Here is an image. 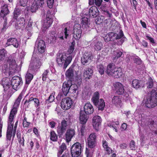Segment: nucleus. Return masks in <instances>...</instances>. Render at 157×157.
<instances>
[{
    "instance_id": "nucleus-1",
    "label": "nucleus",
    "mask_w": 157,
    "mask_h": 157,
    "mask_svg": "<svg viewBox=\"0 0 157 157\" xmlns=\"http://www.w3.org/2000/svg\"><path fill=\"white\" fill-rule=\"evenodd\" d=\"M88 10H89V15L86 13H81V15L82 17V20L81 24H82L83 28L89 30V17H96L99 14V11L97 7L95 6H92L89 9L87 8Z\"/></svg>"
},
{
    "instance_id": "nucleus-2",
    "label": "nucleus",
    "mask_w": 157,
    "mask_h": 157,
    "mask_svg": "<svg viewBox=\"0 0 157 157\" xmlns=\"http://www.w3.org/2000/svg\"><path fill=\"white\" fill-rule=\"evenodd\" d=\"M70 31L69 28L67 27H65L61 33L59 34L57 36L55 33L53 32L48 36V41L50 43H54L56 40L59 38L60 40H63L64 38L67 39L70 33Z\"/></svg>"
},
{
    "instance_id": "nucleus-3",
    "label": "nucleus",
    "mask_w": 157,
    "mask_h": 157,
    "mask_svg": "<svg viewBox=\"0 0 157 157\" xmlns=\"http://www.w3.org/2000/svg\"><path fill=\"white\" fill-rule=\"evenodd\" d=\"M72 59L71 56H67L65 53L57 54L56 61L59 65L62 67L64 69H66L71 63Z\"/></svg>"
},
{
    "instance_id": "nucleus-4",
    "label": "nucleus",
    "mask_w": 157,
    "mask_h": 157,
    "mask_svg": "<svg viewBox=\"0 0 157 157\" xmlns=\"http://www.w3.org/2000/svg\"><path fill=\"white\" fill-rule=\"evenodd\" d=\"M25 94L24 91H22L20 94L17 98L16 100L13 105L12 109L10 111V121L11 119H13L14 116L16 114L17 109L19 107L21 101L22 99V97ZM13 125L10 123V128L12 127L13 128Z\"/></svg>"
},
{
    "instance_id": "nucleus-5",
    "label": "nucleus",
    "mask_w": 157,
    "mask_h": 157,
    "mask_svg": "<svg viewBox=\"0 0 157 157\" xmlns=\"http://www.w3.org/2000/svg\"><path fill=\"white\" fill-rule=\"evenodd\" d=\"M151 95L147 98L146 106L148 108H153L157 105V92L154 90L151 92Z\"/></svg>"
},
{
    "instance_id": "nucleus-6",
    "label": "nucleus",
    "mask_w": 157,
    "mask_h": 157,
    "mask_svg": "<svg viewBox=\"0 0 157 157\" xmlns=\"http://www.w3.org/2000/svg\"><path fill=\"white\" fill-rule=\"evenodd\" d=\"M99 94L98 92H96L94 93L91 100L94 104L97 106L98 110H102L104 109L105 106L104 100L102 99H100L99 100Z\"/></svg>"
},
{
    "instance_id": "nucleus-7",
    "label": "nucleus",
    "mask_w": 157,
    "mask_h": 157,
    "mask_svg": "<svg viewBox=\"0 0 157 157\" xmlns=\"http://www.w3.org/2000/svg\"><path fill=\"white\" fill-rule=\"evenodd\" d=\"M41 65L40 59L36 57L35 54L33 53L29 70L34 73L40 68Z\"/></svg>"
},
{
    "instance_id": "nucleus-8",
    "label": "nucleus",
    "mask_w": 157,
    "mask_h": 157,
    "mask_svg": "<svg viewBox=\"0 0 157 157\" xmlns=\"http://www.w3.org/2000/svg\"><path fill=\"white\" fill-rule=\"evenodd\" d=\"M109 37H110L111 41H114L115 40H119L118 41L117 44L118 45H121L125 41L126 38L124 37L123 32L121 30L118 33H115L111 32L109 33Z\"/></svg>"
},
{
    "instance_id": "nucleus-9",
    "label": "nucleus",
    "mask_w": 157,
    "mask_h": 157,
    "mask_svg": "<svg viewBox=\"0 0 157 157\" xmlns=\"http://www.w3.org/2000/svg\"><path fill=\"white\" fill-rule=\"evenodd\" d=\"M83 149V147L79 142L74 144L71 148V152L72 157H78Z\"/></svg>"
},
{
    "instance_id": "nucleus-10",
    "label": "nucleus",
    "mask_w": 157,
    "mask_h": 157,
    "mask_svg": "<svg viewBox=\"0 0 157 157\" xmlns=\"http://www.w3.org/2000/svg\"><path fill=\"white\" fill-rule=\"evenodd\" d=\"M93 56L90 52H85L81 59V63L84 65H89L93 60Z\"/></svg>"
},
{
    "instance_id": "nucleus-11",
    "label": "nucleus",
    "mask_w": 157,
    "mask_h": 157,
    "mask_svg": "<svg viewBox=\"0 0 157 157\" xmlns=\"http://www.w3.org/2000/svg\"><path fill=\"white\" fill-rule=\"evenodd\" d=\"M22 83L21 78L17 76L13 77L10 80V85H11L13 88L15 90H17V89L22 85Z\"/></svg>"
},
{
    "instance_id": "nucleus-12",
    "label": "nucleus",
    "mask_w": 157,
    "mask_h": 157,
    "mask_svg": "<svg viewBox=\"0 0 157 157\" xmlns=\"http://www.w3.org/2000/svg\"><path fill=\"white\" fill-rule=\"evenodd\" d=\"M16 54H12L10 59V75H13L18 73V67L15 59Z\"/></svg>"
},
{
    "instance_id": "nucleus-13",
    "label": "nucleus",
    "mask_w": 157,
    "mask_h": 157,
    "mask_svg": "<svg viewBox=\"0 0 157 157\" xmlns=\"http://www.w3.org/2000/svg\"><path fill=\"white\" fill-rule=\"evenodd\" d=\"M82 33L81 25L78 24H75L73 27V37L76 40H78L81 38Z\"/></svg>"
},
{
    "instance_id": "nucleus-14",
    "label": "nucleus",
    "mask_w": 157,
    "mask_h": 157,
    "mask_svg": "<svg viewBox=\"0 0 157 157\" xmlns=\"http://www.w3.org/2000/svg\"><path fill=\"white\" fill-rule=\"evenodd\" d=\"M73 103L72 100L71 98L67 97L62 100L61 103V107L64 110H67L71 107Z\"/></svg>"
},
{
    "instance_id": "nucleus-15",
    "label": "nucleus",
    "mask_w": 157,
    "mask_h": 157,
    "mask_svg": "<svg viewBox=\"0 0 157 157\" xmlns=\"http://www.w3.org/2000/svg\"><path fill=\"white\" fill-rule=\"evenodd\" d=\"M96 135L95 133H92L90 134L87 139V144L90 148H94L96 144Z\"/></svg>"
},
{
    "instance_id": "nucleus-16",
    "label": "nucleus",
    "mask_w": 157,
    "mask_h": 157,
    "mask_svg": "<svg viewBox=\"0 0 157 157\" xmlns=\"http://www.w3.org/2000/svg\"><path fill=\"white\" fill-rule=\"evenodd\" d=\"M67 126V122L65 120H63L61 125H59L57 127V132L60 137L63 135L66 130Z\"/></svg>"
},
{
    "instance_id": "nucleus-17",
    "label": "nucleus",
    "mask_w": 157,
    "mask_h": 157,
    "mask_svg": "<svg viewBox=\"0 0 157 157\" xmlns=\"http://www.w3.org/2000/svg\"><path fill=\"white\" fill-rule=\"evenodd\" d=\"M35 46L40 53H42L45 51L46 45L44 41L42 40H37L36 41Z\"/></svg>"
},
{
    "instance_id": "nucleus-18",
    "label": "nucleus",
    "mask_w": 157,
    "mask_h": 157,
    "mask_svg": "<svg viewBox=\"0 0 157 157\" xmlns=\"http://www.w3.org/2000/svg\"><path fill=\"white\" fill-rule=\"evenodd\" d=\"M101 117L98 115L94 116L92 119V124L94 128L98 130L99 127L101 125Z\"/></svg>"
},
{
    "instance_id": "nucleus-19",
    "label": "nucleus",
    "mask_w": 157,
    "mask_h": 157,
    "mask_svg": "<svg viewBox=\"0 0 157 157\" xmlns=\"http://www.w3.org/2000/svg\"><path fill=\"white\" fill-rule=\"evenodd\" d=\"M116 93L118 95H121L124 93V89L123 85L119 82L113 84Z\"/></svg>"
},
{
    "instance_id": "nucleus-20",
    "label": "nucleus",
    "mask_w": 157,
    "mask_h": 157,
    "mask_svg": "<svg viewBox=\"0 0 157 157\" xmlns=\"http://www.w3.org/2000/svg\"><path fill=\"white\" fill-rule=\"evenodd\" d=\"M71 80H68L64 82L63 84L62 91L65 96H66L70 91L71 86Z\"/></svg>"
},
{
    "instance_id": "nucleus-21",
    "label": "nucleus",
    "mask_w": 157,
    "mask_h": 157,
    "mask_svg": "<svg viewBox=\"0 0 157 157\" xmlns=\"http://www.w3.org/2000/svg\"><path fill=\"white\" fill-rule=\"evenodd\" d=\"M93 66L86 68L83 71V76L86 79H90L93 75Z\"/></svg>"
},
{
    "instance_id": "nucleus-22",
    "label": "nucleus",
    "mask_w": 157,
    "mask_h": 157,
    "mask_svg": "<svg viewBox=\"0 0 157 157\" xmlns=\"http://www.w3.org/2000/svg\"><path fill=\"white\" fill-rule=\"evenodd\" d=\"M75 135L74 129L70 128L67 130L65 134V138L67 142H70Z\"/></svg>"
},
{
    "instance_id": "nucleus-23",
    "label": "nucleus",
    "mask_w": 157,
    "mask_h": 157,
    "mask_svg": "<svg viewBox=\"0 0 157 157\" xmlns=\"http://www.w3.org/2000/svg\"><path fill=\"white\" fill-rule=\"evenodd\" d=\"M66 146L65 143H63L60 146L59 148L57 153L58 157H60L64 151L66 149ZM61 157H69V155L67 153L63 154Z\"/></svg>"
},
{
    "instance_id": "nucleus-24",
    "label": "nucleus",
    "mask_w": 157,
    "mask_h": 157,
    "mask_svg": "<svg viewBox=\"0 0 157 157\" xmlns=\"http://www.w3.org/2000/svg\"><path fill=\"white\" fill-rule=\"evenodd\" d=\"M10 78H4L2 80V84L4 88V90L6 92H9L10 91Z\"/></svg>"
},
{
    "instance_id": "nucleus-25",
    "label": "nucleus",
    "mask_w": 157,
    "mask_h": 157,
    "mask_svg": "<svg viewBox=\"0 0 157 157\" xmlns=\"http://www.w3.org/2000/svg\"><path fill=\"white\" fill-rule=\"evenodd\" d=\"M44 0H38L37 2L38 3V5L36 2H33L31 6V11L32 12H35L38 9L39 6H41L44 3Z\"/></svg>"
},
{
    "instance_id": "nucleus-26",
    "label": "nucleus",
    "mask_w": 157,
    "mask_h": 157,
    "mask_svg": "<svg viewBox=\"0 0 157 157\" xmlns=\"http://www.w3.org/2000/svg\"><path fill=\"white\" fill-rule=\"evenodd\" d=\"M74 66L71 65L66 71L65 73V75L66 78L69 79V80H71V81L74 77Z\"/></svg>"
},
{
    "instance_id": "nucleus-27",
    "label": "nucleus",
    "mask_w": 157,
    "mask_h": 157,
    "mask_svg": "<svg viewBox=\"0 0 157 157\" xmlns=\"http://www.w3.org/2000/svg\"><path fill=\"white\" fill-rule=\"evenodd\" d=\"M84 112L86 114H91L94 111L93 107L90 103H86L84 107Z\"/></svg>"
},
{
    "instance_id": "nucleus-28",
    "label": "nucleus",
    "mask_w": 157,
    "mask_h": 157,
    "mask_svg": "<svg viewBox=\"0 0 157 157\" xmlns=\"http://www.w3.org/2000/svg\"><path fill=\"white\" fill-rule=\"evenodd\" d=\"M117 68L113 64L110 63L107 66L105 72L109 76H112Z\"/></svg>"
},
{
    "instance_id": "nucleus-29",
    "label": "nucleus",
    "mask_w": 157,
    "mask_h": 157,
    "mask_svg": "<svg viewBox=\"0 0 157 157\" xmlns=\"http://www.w3.org/2000/svg\"><path fill=\"white\" fill-rule=\"evenodd\" d=\"M25 20L23 17H21L17 21L15 24V27L17 29L23 28L25 27Z\"/></svg>"
},
{
    "instance_id": "nucleus-30",
    "label": "nucleus",
    "mask_w": 157,
    "mask_h": 157,
    "mask_svg": "<svg viewBox=\"0 0 157 157\" xmlns=\"http://www.w3.org/2000/svg\"><path fill=\"white\" fill-rule=\"evenodd\" d=\"M71 86H70V91L72 94H74L75 98H76L78 94V87L77 85L75 84H72V82L71 81Z\"/></svg>"
},
{
    "instance_id": "nucleus-31",
    "label": "nucleus",
    "mask_w": 157,
    "mask_h": 157,
    "mask_svg": "<svg viewBox=\"0 0 157 157\" xmlns=\"http://www.w3.org/2000/svg\"><path fill=\"white\" fill-rule=\"evenodd\" d=\"M52 23V19L50 17H47L44 20L43 26L44 28L48 29Z\"/></svg>"
},
{
    "instance_id": "nucleus-32",
    "label": "nucleus",
    "mask_w": 157,
    "mask_h": 157,
    "mask_svg": "<svg viewBox=\"0 0 157 157\" xmlns=\"http://www.w3.org/2000/svg\"><path fill=\"white\" fill-rule=\"evenodd\" d=\"M34 73L28 69V72L25 76V81L26 83L28 84H29L33 78V75Z\"/></svg>"
},
{
    "instance_id": "nucleus-33",
    "label": "nucleus",
    "mask_w": 157,
    "mask_h": 157,
    "mask_svg": "<svg viewBox=\"0 0 157 157\" xmlns=\"http://www.w3.org/2000/svg\"><path fill=\"white\" fill-rule=\"evenodd\" d=\"M112 102L113 104L118 107L121 105V101L119 96H114L112 98Z\"/></svg>"
},
{
    "instance_id": "nucleus-34",
    "label": "nucleus",
    "mask_w": 157,
    "mask_h": 157,
    "mask_svg": "<svg viewBox=\"0 0 157 157\" xmlns=\"http://www.w3.org/2000/svg\"><path fill=\"white\" fill-rule=\"evenodd\" d=\"M148 126L150 130L153 131V132L155 133V134H157V123H155L154 121H151L150 122H149Z\"/></svg>"
},
{
    "instance_id": "nucleus-35",
    "label": "nucleus",
    "mask_w": 157,
    "mask_h": 157,
    "mask_svg": "<svg viewBox=\"0 0 157 157\" xmlns=\"http://www.w3.org/2000/svg\"><path fill=\"white\" fill-rule=\"evenodd\" d=\"M83 111H80L79 117V120L80 123L82 124H85L87 121V115Z\"/></svg>"
},
{
    "instance_id": "nucleus-36",
    "label": "nucleus",
    "mask_w": 157,
    "mask_h": 157,
    "mask_svg": "<svg viewBox=\"0 0 157 157\" xmlns=\"http://www.w3.org/2000/svg\"><path fill=\"white\" fill-rule=\"evenodd\" d=\"M115 71L112 76L115 78H118L122 76L123 75L122 69L120 67H117L115 69Z\"/></svg>"
},
{
    "instance_id": "nucleus-37",
    "label": "nucleus",
    "mask_w": 157,
    "mask_h": 157,
    "mask_svg": "<svg viewBox=\"0 0 157 157\" xmlns=\"http://www.w3.org/2000/svg\"><path fill=\"white\" fill-rule=\"evenodd\" d=\"M7 5L6 4L4 5L1 8L0 15L3 17L5 15L9 13V10L8 8Z\"/></svg>"
},
{
    "instance_id": "nucleus-38",
    "label": "nucleus",
    "mask_w": 157,
    "mask_h": 157,
    "mask_svg": "<svg viewBox=\"0 0 157 157\" xmlns=\"http://www.w3.org/2000/svg\"><path fill=\"white\" fill-rule=\"evenodd\" d=\"M141 82L142 81H141L135 79L132 81V85L134 88L137 89L143 86Z\"/></svg>"
},
{
    "instance_id": "nucleus-39",
    "label": "nucleus",
    "mask_w": 157,
    "mask_h": 157,
    "mask_svg": "<svg viewBox=\"0 0 157 157\" xmlns=\"http://www.w3.org/2000/svg\"><path fill=\"white\" fill-rule=\"evenodd\" d=\"M124 54L120 50H117L115 51L114 55L113 56L114 60L117 59L118 58L121 57H123Z\"/></svg>"
},
{
    "instance_id": "nucleus-40",
    "label": "nucleus",
    "mask_w": 157,
    "mask_h": 157,
    "mask_svg": "<svg viewBox=\"0 0 157 157\" xmlns=\"http://www.w3.org/2000/svg\"><path fill=\"white\" fill-rule=\"evenodd\" d=\"M103 44L102 43L96 40L94 46V49L96 51H100L102 48Z\"/></svg>"
},
{
    "instance_id": "nucleus-41",
    "label": "nucleus",
    "mask_w": 157,
    "mask_h": 157,
    "mask_svg": "<svg viewBox=\"0 0 157 157\" xmlns=\"http://www.w3.org/2000/svg\"><path fill=\"white\" fill-rule=\"evenodd\" d=\"M10 45H13L16 48H17L19 45V43L15 38H10Z\"/></svg>"
},
{
    "instance_id": "nucleus-42",
    "label": "nucleus",
    "mask_w": 157,
    "mask_h": 157,
    "mask_svg": "<svg viewBox=\"0 0 157 157\" xmlns=\"http://www.w3.org/2000/svg\"><path fill=\"white\" fill-rule=\"evenodd\" d=\"M50 139L53 141H56L58 139V136L55 132L52 131L50 132Z\"/></svg>"
},
{
    "instance_id": "nucleus-43",
    "label": "nucleus",
    "mask_w": 157,
    "mask_h": 157,
    "mask_svg": "<svg viewBox=\"0 0 157 157\" xmlns=\"http://www.w3.org/2000/svg\"><path fill=\"white\" fill-rule=\"evenodd\" d=\"M21 9L16 6L13 12V17L15 19H17L18 16L21 13Z\"/></svg>"
},
{
    "instance_id": "nucleus-44",
    "label": "nucleus",
    "mask_w": 157,
    "mask_h": 157,
    "mask_svg": "<svg viewBox=\"0 0 157 157\" xmlns=\"http://www.w3.org/2000/svg\"><path fill=\"white\" fill-rule=\"evenodd\" d=\"M7 54V51L4 49L0 50V61L4 59Z\"/></svg>"
},
{
    "instance_id": "nucleus-45",
    "label": "nucleus",
    "mask_w": 157,
    "mask_h": 157,
    "mask_svg": "<svg viewBox=\"0 0 157 157\" xmlns=\"http://www.w3.org/2000/svg\"><path fill=\"white\" fill-rule=\"evenodd\" d=\"M9 122H10V115L8 117V127L7 128V133H6V140H10V130H9L10 128V125H9Z\"/></svg>"
},
{
    "instance_id": "nucleus-46",
    "label": "nucleus",
    "mask_w": 157,
    "mask_h": 157,
    "mask_svg": "<svg viewBox=\"0 0 157 157\" xmlns=\"http://www.w3.org/2000/svg\"><path fill=\"white\" fill-rule=\"evenodd\" d=\"M98 70L101 75H102L104 73V67L102 64L98 65L97 66Z\"/></svg>"
},
{
    "instance_id": "nucleus-47",
    "label": "nucleus",
    "mask_w": 157,
    "mask_h": 157,
    "mask_svg": "<svg viewBox=\"0 0 157 157\" xmlns=\"http://www.w3.org/2000/svg\"><path fill=\"white\" fill-rule=\"evenodd\" d=\"M93 151L92 150H89L86 148L85 154L86 155V157H93Z\"/></svg>"
},
{
    "instance_id": "nucleus-48",
    "label": "nucleus",
    "mask_w": 157,
    "mask_h": 157,
    "mask_svg": "<svg viewBox=\"0 0 157 157\" xmlns=\"http://www.w3.org/2000/svg\"><path fill=\"white\" fill-rule=\"evenodd\" d=\"M146 84L147 88H151L153 87V82L152 79L151 78H149Z\"/></svg>"
},
{
    "instance_id": "nucleus-49",
    "label": "nucleus",
    "mask_w": 157,
    "mask_h": 157,
    "mask_svg": "<svg viewBox=\"0 0 157 157\" xmlns=\"http://www.w3.org/2000/svg\"><path fill=\"white\" fill-rule=\"evenodd\" d=\"M75 41H73L71 43V45L70 46V48L68 50V52L69 54H71L74 51L75 49Z\"/></svg>"
},
{
    "instance_id": "nucleus-50",
    "label": "nucleus",
    "mask_w": 157,
    "mask_h": 157,
    "mask_svg": "<svg viewBox=\"0 0 157 157\" xmlns=\"http://www.w3.org/2000/svg\"><path fill=\"white\" fill-rule=\"evenodd\" d=\"M28 0H19L18 4L21 6L25 7L26 6Z\"/></svg>"
},
{
    "instance_id": "nucleus-51",
    "label": "nucleus",
    "mask_w": 157,
    "mask_h": 157,
    "mask_svg": "<svg viewBox=\"0 0 157 157\" xmlns=\"http://www.w3.org/2000/svg\"><path fill=\"white\" fill-rule=\"evenodd\" d=\"M49 72V70H46L42 74V80L43 81H45L47 77L48 74Z\"/></svg>"
},
{
    "instance_id": "nucleus-52",
    "label": "nucleus",
    "mask_w": 157,
    "mask_h": 157,
    "mask_svg": "<svg viewBox=\"0 0 157 157\" xmlns=\"http://www.w3.org/2000/svg\"><path fill=\"white\" fill-rule=\"evenodd\" d=\"M134 62L138 65H140L142 63V61L140 58L138 57L133 59Z\"/></svg>"
},
{
    "instance_id": "nucleus-53",
    "label": "nucleus",
    "mask_w": 157,
    "mask_h": 157,
    "mask_svg": "<svg viewBox=\"0 0 157 157\" xmlns=\"http://www.w3.org/2000/svg\"><path fill=\"white\" fill-rule=\"evenodd\" d=\"M104 14L107 17L111 18L112 16V14L111 12L108 10H107L104 13Z\"/></svg>"
},
{
    "instance_id": "nucleus-54",
    "label": "nucleus",
    "mask_w": 157,
    "mask_h": 157,
    "mask_svg": "<svg viewBox=\"0 0 157 157\" xmlns=\"http://www.w3.org/2000/svg\"><path fill=\"white\" fill-rule=\"evenodd\" d=\"M103 21V18H101L100 17H98L95 20V23L97 24H100L102 23Z\"/></svg>"
},
{
    "instance_id": "nucleus-55",
    "label": "nucleus",
    "mask_w": 157,
    "mask_h": 157,
    "mask_svg": "<svg viewBox=\"0 0 157 157\" xmlns=\"http://www.w3.org/2000/svg\"><path fill=\"white\" fill-rule=\"evenodd\" d=\"M104 149L105 151V153L108 155H109L113 152V151L109 147H106L104 148Z\"/></svg>"
},
{
    "instance_id": "nucleus-56",
    "label": "nucleus",
    "mask_w": 157,
    "mask_h": 157,
    "mask_svg": "<svg viewBox=\"0 0 157 157\" xmlns=\"http://www.w3.org/2000/svg\"><path fill=\"white\" fill-rule=\"evenodd\" d=\"M130 147L131 149L133 150H135L136 147L135 144L133 140H132L130 143Z\"/></svg>"
},
{
    "instance_id": "nucleus-57",
    "label": "nucleus",
    "mask_w": 157,
    "mask_h": 157,
    "mask_svg": "<svg viewBox=\"0 0 157 157\" xmlns=\"http://www.w3.org/2000/svg\"><path fill=\"white\" fill-rule=\"evenodd\" d=\"M124 100L126 102H127L129 99V95L126 92H124Z\"/></svg>"
},
{
    "instance_id": "nucleus-58",
    "label": "nucleus",
    "mask_w": 157,
    "mask_h": 157,
    "mask_svg": "<svg viewBox=\"0 0 157 157\" xmlns=\"http://www.w3.org/2000/svg\"><path fill=\"white\" fill-rule=\"evenodd\" d=\"M54 0H47V3L48 6L49 8H52L54 3Z\"/></svg>"
},
{
    "instance_id": "nucleus-59",
    "label": "nucleus",
    "mask_w": 157,
    "mask_h": 157,
    "mask_svg": "<svg viewBox=\"0 0 157 157\" xmlns=\"http://www.w3.org/2000/svg\"><path fill=\"white\" fill-rule=\"evenodd\" d=\"M149 138L147 137H146V136H143L142 135L140 137V140L142 142H143V143H145L146 140L148 139Z\"/></svg>"
},
{
    "instance_id": "nucleus-60",
    "label": "nucleus",
    "mask_w": 157,
    "mask_h": 157,
    "mask_svg": "<svg viewBox=\"0 0 157 157\" xmlns=\"http://www.w3.org/2000/svg\"><path fill=\"white\" fill-rule=\"evenodd\" d=\"M102 2V0H95L94 3L96 6H100Z\"/></svg>"
},
{
    "instance_id": "nucleus-61",
    "label": "nucleus",
    "mask_w": 157,
    "mask_h": 157,
    "mask_svg": "<svg viewBox=\"0 0 157 157\" xmlns=\"http://www.w3.org/2000/svg\"><path fill=\"white\" fill-rule=\"evenodd\" d=\"M19 142L23 146L24 145V139L23 136H22V138H20L18 139Z\"/></svg>"
},
{
    "instance_id": "nucleus-62",
    "label": "nucleus",
    "mask_w": 157,
    "mask_h": 157,
    "mask_svg": "<svg viewBox=\"0 0 157 157\" xmlns=\"http://www.w3.org/2000/svg\"><path fill=\"white\" fill-rule=\"evenodd\" d=\"M146 37L150 41V42L152 44H155V42L154 39L148 36H146Z\"/></svg>"
},
{
    "instance_id": "nucleus-63",
    "label": "nucleus",
    "mask_w": 157,
    "mask_h": 157,
    "mask_svg": "<svg viewBox=\"0 0 157 157\" xmlns=\"http://www.w3.org/2000/svg\"><path fill=\"white\" fill-rule=\"evenodd\" d=\"M35 102V105L36 107H38L40 104V102L38 99L37 98H34L33 100Z\"/></svg>"
},
{
    "instance_id": "nucleus-64",
    "label": "nucleus",
    "mask_w": 157,
    "mask_h": 157,
    "mask_svg": "<svg viewBox=\"0 0 157 157\" xmlns=\"http://www.w3.org/2000/svg\"><path fill=\"white\" fill-rule=\"evenodd\" d=\"M109 34L108 33L104 38V39L105 42L111 41L110 37H109Z\"/></svg>"
}]
</instances>
